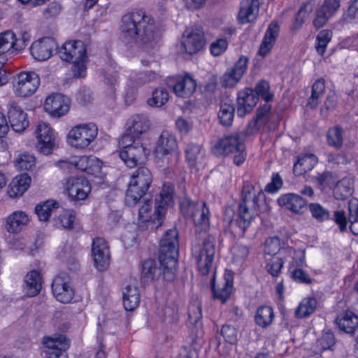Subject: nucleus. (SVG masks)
I'll list each match as a JSON object with an SVG mask.
<instances>
[{"label": "nucleus", "mask_w": 358, "mask_h": 358, "mask_svg": "<svg viewBox=\"0 0 358 358\" xmlns=\"http://www.w3.org/2000/svg\"><path fill=\"white\" fill-rule=\"evenodd\" d=\"M40 85V78L34 71L20 72L14 76L13 90L16 95L26 97L34 94Z\"/></svg>", "instance_id": "9b49d317"}, {"label": "nucleus", "mask_w": 358, "mask_h": 358, "mask_svg": "<svg viewBox=\"0 0 358 358\" xmlns=\"http://www.w3.org/2000/svg\"><path fill=\"white\" fill-rule=\"evenodd\" d=\"M76 217V212L73 210H68L59 215V221L64 229H71L73 227Z\"/></svg>", "instance_id": "0e129e2a"}, {"label": "nucleus", "mask_w": 358, "mask_h": 358, "mask_svg": "<svg viewBox=\"0 0 358 358\" xmlns=\"http://www.w3.org/2000/svg\"><path fill=\"white\" fill-rule=\"evenodd\" d=\"M55 48L56 43L52 38H44L33 43L30 52L36 60L45 61L52 56Z\"/></svg>", "instance_id": "aec40b11"}, {"label": "nucleus", "mask_w": 358, "mask_h": 358, "mask_svg": "<svg viewBox=\"0 0 358 358\" xmlns=\"http://www.w3.org/2000/svg\"><path fill=\"white\" fill-rule=\"evenodd\" d=\"M173 187L164 184L155 199V211L152 213V201L147 200L138 210V224L139 229H155L162 226L166 208L173 203Z\"/></svg>", "instance_id": "f03ea898"}, {"label": "nucleus", "mask_w": 358, "mask_h": 358, "mask_svg": "<svg viewBox=\"0 0 358 358\" xmlns=\"http://www.w3.org/2000/svg\"><path fill=\"white\" fill-rule=\"evenodd\" d=\"M337 105V96L334 92H329L326 98L324 105L320 109L321 115L324 117L328 115L331 110L335 109Z\"/></svg>", "instance_id": "338daca9"}, {"label": "nucleus", "mask_w": 358, "mask_h": 358, "mask_svg": "<svg viewBox=\"0 0 358 358\" xmlns=\"http://www.w3.org/2000/svg\"><path fill=\"white\" fill-rule=\"evenodd\" d=\"M127 131L140 136L150 129V122L148 117L144 114H135L131 116L127 122Z\"/></svg>", "instance_id": "bb28decb"}, {"label": "nucleus", "mask_w": 358, "mask_h": 358, "mask_svg": "<svg viewBox=\"0 0 358 358\" xmlns=\"http://www.w3.org/2000/svg\"><path fill=\"white\" fill-rule=\"evenodd\" d=\"M348 221L350 231L358 236V199H352L348 202Z\"/></svg>", "instance_id": "49530a36"}, {"label": "nucleus", "mask_w": 358, "mask_h": 358, "mask_svg": "<svg viewBox=\"0 0 358 358\" xmlns=\"http://www.w3.org/2000/svg\"><path fill=\"white\" fill-rule=\"evenodd\" d=\"M287 259V257H282L280 255H273L267 260L266 271L273 278L279 276Z\"/></svg>", "instance_id": "de8ad7c7"}, {"label": "nucleus", "mask_w": 358, "mask_h": 358, "mask_svg": "<svg viewBox=\"0 0 358 358\" xmlns=\"http://www.w3.org/2000/svg\"><path fill=\"white\" fill-rule=\"evenodd\" d=\"M332 37V31L328 29H324L319 32L316 37V50L320 55H323L327 44L331 41Z\"/></svg>", "instance_id": "bf43d9fd"}, {"label": "nucleus", "mask_w": 358, "mask_h": 358, "mask_svg": "<svg viewBox=\"0 0 358 358\" xmlns=\"http://www.w3.org/2000/svg\"><path fill=\"white\" fill-rule=\"evenodd\" d=\"M169 100V92L164 88H157L152 92L151 98L148 99V104L152 107H161Z\"/></svg>", "instance_id": "5fc2aeb1"}, {"label": "nucleus", "mask_w": 358, "mask_h": 358, "mask_svg": "<svg viewBox=\"0 0 358 358\" xmlns=\"http://www.w3.org/2000/svg\"><path fill=\"white\" fill-rule=\"evenodd\" d=\"M8 116L11 128L16 132L23 131L29 124L27 113L18 106H10Z\"/></svg>", "instance_id": "4be33fe9"}, {"label": "nucleus", "mask_w": 358, "mask_h": 358, "mask_svg": "<svg viewBox=\"0 0 358 358\" xmlns=\"http://www.w3.org/2000/svg\"><path fill=\"white\" fill-rule=\"evenodd\" d=\"M44 108L51 115L61 117L69 111L70 99L68 96L62 94H52L45 99Z\"/></svg>", "instance_id": "dca6fc26"}, {"label": "nucleus", "mask_w": 358, "mask_h": 358, "mask_svg": "<svg viewBox=\"0 0 358 358\" xmlns=\"http://www.w3.org/2000/svg\"><path fill=\"white\" fill-rule=\"evenodd\" d=\"M156 162L159 166L164 169H172L178 164L179 159V154L175 152H165L157 154L155 153Z\"/></svg>", "instance_id": "c03bdc74"}, {"label": "nucleus", "mask_w": 358, "mask_h": 358, "mask_svg": "<svg viewBox=\"0 0 358 358\" xmlns=\"http://www.w3.org/2000/svg\"><path fill=\"white\" fill-rule=\"evenodd\" d=\"M180 209L183 216L192 217L195 225L201 229L209 226V210L203 201H194L186 195L180 201Z\"/></svg>", "instance_id": "1a4fd4ad"}, {"label": "nucleus", "mask_w": 358, "mask_h": 358, "mask_svg": "<svg viewBox=\"0 0 358 358\" xmlns=\"http://www.w3.org/2000/svg\"><path fill=\"white\" fill-rule=\"evenodd\" d=\"M117 64L113 60H108L103 69H101V74L104 83L110 87H114L118 81V72Z\"/></svg>", "instance_id": "37998d69"}, {"label": "nucleus", "mask_w": 358, "mask_h": 358, "mask_svg": "<svg viewBox=\"0 0 358 358\" xmlns=\"http://www.w3.org/2000/svg\"><path fill=\"white\" fill-rule=\"evenodd\" d=\"M317 304V301L315 298H304L295 310L296 317L302 319L309 317L315 310Z\"/></svg>", "instance_id": "ea45409f"}, {"label": "nucleus", "mask_w": 358, "mask_h": 358, "mask_svg": "<svg viewBox=\"0 0 358 358\" xmlns=\"http://www.w3.org/2000/svg\"><path fill=\"white\" fill-rule=\"evenodd\" d=\"M308 208L313 217L318 222H324L330 219L329 211L318 203H310L308 205Z\"/></svg>", "instance_id": "13d9d810"}, {"label": "nucleus", "mask_w": 358, "mask_h": 358, "mask_svg": "<svg viewBox=\"0 0 358 358\" xmlns=\"http://www.w3.org/2000/svg\"><path fill=\"white\" fill-rule=\"evenodd\" d=\"M220 287L215 285V278L211 280V288L214 298L220 299L222 303L229 298L233 285V276L229 273H225L223 282Z\"/></svg>", "instance_id": "b1692460"}, {"label": "nucleus", "mask_w": 358, "mask_h": 358, "mask_svg": "<svg viewBox=\"0 0 358 358\" xmlns=\"http://www.w3.org/2000/svg\"><path fill=\"white\" fill-rule=\"evenodd\" d=\"M196 88V81L189 75L178 80L173 86L176 94L180 97H188L192 95Z\"/></svg>", "instance_id": "c9c22d12"}, {"label": "nucleus", "mask_w": 358, "mask_h": 358, "mask_svg": "<svg viewBox=\"0 0 358 358\" xmlns=\"http://www.w3.org/2000/svg\"><path fill=\"white\" fill-rule=\"evenodd\" d=\"M233 260L237 264H241L249 254V248L241 244H236L231 248Z\"/></svg>", "instance_id": "e2e57ef3"}, {"label": "nucleus", "mask_w": 358, "mask_h": 358, "mask_svg": "<svg viewBox=\"0 0 358 358\" xmlns=\"http://www.w3.org/2000/svg\"><path fill=\"white\" fill-rule=\"evenodd\" d=\"M159 78V74L154 71H142L136 74L134 81L138 85H145L148 83L154 81Z\"/></svg>", "instance_id": "69168bd1"}, {"label": "nucleus", "mask_w": 358, "mask_h": 358, "mask_svg": "<svg viewBox=\"0 0 358 358\" xmlns=\"http://www.w3.org/2000/svg\"><path fill=\"white\" fill-rule=\"evenodd\" d=\"M59 203L55 200H48L35 208V212L41 221H47L53 208H58Z\"/></svg>", "instance_id": "3c124183"}, {"label": "nucleus", "mask_w": 358, "mask_h": 358, "mask_svg": "<svg viewBox=\"0 0 358 358\" xmlns=\"http://www.w3.org/2000/svg\"><path fill=\"white\" fill-rule=\"evenodd\" d=\"M270 85L264 80H259L253 90L258 98L262 97L266 102H269L273 98V94L269 92Z\"/></svg>", "instance_id": "052dcab7"}, {"label": "nucleus", "mask_w": 358, "mask_h": 358, "mask_svg": "<svg viewBox=\"0 0 358 358\" xmlns=\"http://www.w3.org/2000/svg\"><path fill=\"white\" fill-rule=\"evenodd\" d=\"M178 143L176 137L167 131L162 132L155 149V153L161 154L177 151Z\"/></svg>", "instance_id": "f704fd0d"}, {"label": "nucleus", "mask_w": 358, "mask_h": 358, "mask_svg": "<svg viewBox=\"0 0 358 358\" xmlns=\"http://www.w3.org/2000/svg\"><path fill=\"white\" fill-rule=\"evenodd\" d=\"M278 203L282 207L295 213H299L306 206V201L298 194L289 193L282 195L278 199Z\"/></svg>", "instance_id": "c85d7f7f"}, {"label": "nucleus", "mask_w": 358, "mask_h": 358, "mask_svg": "<svg viewBox=\"0 0 358 358\" xmlns=\"http://www.w3.org/2000/svg\"><path fill=\"white\" fill-rule=\"evenodd\" d=\"M344 131L340 126L330 128L327 133L328 145L335 149H340L343 143Z\"/></svg>", "instance_id": "09e8293b"}, {"label": "nucleus", "mask_w": 358, "mask_h": 358, "mask_svg": "<svg viewBox=\"0 0 358 358\" xmlns=\"http://www.w3.org/2000/svg\"><path fill=\"white\" fill-rule=\"evenodd\" d=\"M65 189L73 201L85 199L91 192V186L84 177H70L65 182Z\"/></svg>", "instance_id": "f8f14e48"}, {"label": "nucleus", "mask_w": 358, "mask_h": 358, "mask_svg": "<svg viewBox=\"0 0 358 358\" xmlns=\"http://www.w3.org/2000/svg\"><path fill=\"white\" fill-rule=\"evenodd\" d=\"M280 28L277 22H272L268 27L259 49V54L265 57L271 51L279 34Z\"/></svg>", "instance_id": "a878e982"}, {"label": "nucleus", "mask_w": 358, "mask_h": 358, "mask_svg": "<svg viewBox=\"0 0 358 358\" xmlns=\"http://www.w3.org/2000/svg\"><path fill=\"white\" fill-rule=\"evenodd\" d=\"M52 290L56 299L64 303L70 302L74 296V291L69 285V277L66 273H61L55 278Z\"/></svg>", "instance_id": "2eb2a0df"}, {"label": "nucleus", "mask_w": 358, "mask_h": 358, "mask_svg": "<svg viewBox=\"0 0 358 358\" xmlns=\"http://www.w3.org/2000/svg\"><path fill=\"white\" fill-rule=\"evenodd\" d=\"M188 317L191 324L194 325L201 324L202 317L201 306L199 303H192L188 306Z\"/></svg>", "instance_id": "680f3d73"}, {"label": "nucleus", "mask_w": 358, "mask_h": 358, "mask_svg": "<svg viewBox=\"0 0 358 358\" xmlns=\"http://www.w3.org/2000/svg\"><path fill=\"white\" fill-rule=\"evenodd\" d=\"M149 153V150L141 143H136L134 146L128 148L127 150H121L120 157L127 166L132 168L137 164L138 161L145 159Z\"/></svg>", "instance_id": "6ab92c4d"}, {"label": "nucleus", "mask_w": 358, "mask_h": 358, "mask_svg": "<svg viewBox=\"0 0 358 358\" xmlns=\"http://www.w3.org/2000/svg\"><path fill=\"white\" fill-rule=\"evenodd\" d=\"M92 256L97 270H106L110 263V251L106 241L101 238H96L92 245Z\"/></svg>", "instance_id": "ddd939ff"}, {"label": "nucleus", "mask_w": 358, "mask_h": 358, "mask_svg": "<svg viewBox=\"0 0 358 358\" xmlns=\"http://www.w3.org/2000/svg\"><path fill=\"white\" fill-rule=\"evenodd\" d=\"M235 108L231 103H222L218 111V118L221 124L229 127L231 124L234 117Z\"/></svg>", "instance_id": "8fccbe9b"}, {"label": "nucleus", "mask_w": 358, "mask_h": 358, "mask_svg": "<svg viewBox=\"0 0 358 358\" xmlns=\"http://www.w3.org/2000/svg\"><path fill=\"white\" fill-rule=\"evenodd\" d=\"M271 106L266 102L259 106L256 112V117L248 124V132L252 134L257 131L261 127L265 126L269 120Z\"/></svg>", "instance_id": "393cba45"}, {"label": "nucleus", "mask_w": 358, "mask_h": 358, "mask_svg": "<svg viewBox=\"0 0 358 358\" xmlns=\"http://www.w3.org/2000/svg\"><path fill=\"white\" fill-rule=\"evenodd\" d=\"M152 182L150 171L145 167L138 168L131 175L125 196L128 206H135L145 195Z\"/></svg>", "instance_id": "0eeeda50"}, {"label": "nucleus", "mask_w": 358, "mask_h": 358, "mask_svg": "<svg viewBox=\"0 0 358 358\" xmlns=\"http://www.w3.org/2000/svg\"><path fill=\"white\" fill-rule=\"evenodd\" d=\"M59 57L72 62L71 71L75 78L86 76L87 55L86 45L82 41H70L64 43L58 51Z\"/></svg>", "instance_id": "20e7f679"}, {"label": "nucleus", "mask_w": 358, "mask_h": 358, "mask_svg": "<svg viewBox=\"0 0 358 358\" xmlns=\"http://www.w3.org/2000/svg\"><path fill=\"white\" fill-rule=\"evenodd\" d=\"M259 10L258 0H243L241 3L237 19L241 24L252 22L256 20Z\"/></svg>", "instance_id": "5701e85b"}, {"label": "nucleus", "mask_w": 358, "mask_h": 358, "mask_svg": "<svg viewBox=\"0 0 358 358\" xmlns=\"http://www.w3.org/2000/svg\"><path fill=\"white\" fill-rule=\"evenodd\" d=\"M36 134L38 139L37 149L44 155L51 154L55 145V139L50 125L40 122L37 125Z\"/></svg>", "instance_id": "4468645a"}, {"label": "nucleus", "mask_w": 358, "mask_h": 358, "mask_svg": "<svg viewBox=\"0 0 358 358\" xmlns=\"http://www.w3.org/2000/svg\"><path fill=\"white\" fill-rule=\"evenodd\" d=\"M258 101L253 89L245 88L240 92L237 98V115L244 117L251 113Z\"/></svg>", "instance_id": "a211bd4d"}, {"label": "nucleus", "mask_w": 358, "mask_h": 358, "mask_svg": "<svg viewBox=\"0 0 358 358\" xmlns=\"http://www.w3.org/2000/svg\"><path fill=\"white\" fill-rule=\"evenodd\" d=\"M205 43L203 30L201 27H196L187 32V36L182 41V45L185 52L193 55L201 50Z\"/></svg>", "instance_id": "f3484780"}, {"label": "nucleus", "mask_w": 358, "mask_h": 358, "mask_svg": "<svg viewBox=\"0 0 358 358\" xmlns=\"http://www.w3.org/2000/svg\"><path fill=\"white\" fill-rule=\"evenodd\" d=\"M241 79L231 69L224 73L220 79V84L223 87H233Z\"/></svg>", "instance_id": "774afa93"}, {"label": "nucleus", "mask_w": 358, "mask_h": 358, "mask_svg": "<svg viewBox=\"0 0 358 358\" xmlns=\"http://www.w3.org/2000/svg\"><path fill=\"white\" fill-rule=\"evenodd\" d=\"M15 42V34L12 31H6L0 34V55H3L14 48Z\"/></svg>", "instance_id": "4d7b16f0"}, {"label": "nucleus", "mask_w": 358, "mask_h": 358, "mask_svg": "<svg viewBox=\"0 0 358 358\" xmlns=\"http://www.w3.org/2000/svg\"><path fill=\"white\" fill-rule=\"evenodd\" d=\"M325 90V80L323 78H318L312 86V92L308 99V105L311 108H316L319 104V99L322 96Z\"/></svg>", "instance_id": "a18cd8bd"}, {"label": "nucleus", "mask_w": 358, "mask_h": 358, "mask_svg": "<svg viewBox=\"0 0 358 358\" xmlns=\"http://www.w3.org/2000/svg\"><path fill=\"white\" fill-rule=\"evenodd\" d=\"M178 248V230L176 228L169 229L160 240L159 250V261L165 281L171 282L176 278Z\"/></svg>", "instance_id": "7ed1b4c3"}, {"label": "nucleus", "mask_w": 358, "mask_h": 358, "mask_svg": "<svg viewBox=\"0 0 358 358\" xmlns=\"http://www.w3.org/2000/svg\"><path fill=\"white\" fill-rule=\"evenodd\" d=\"M313 10L312 5L309 3H303L296 14L295 20L293 22L291 29L293 31H298L304 23L310 13Z\"/></svg>", "instance_id": "864d4df0"}, {"label": "nucleus", "mask_w": 358, "mask_h": 358, "mask_svg": "<svg viewBox=\"0 0 358 358\" xmlns=\"http://www.w3.org/2000/svg\"><path fill=\"white\" fill-rule=\"evenodd\" d=\"M215 252V238L212 235H208L204 238L201 244L192 247V255L201 275H206L209 273Z\"/></svg>", "instance_id": "6e6552de"}, {"label": "nucleus", "mask_w": 358, "mask_h": 358, "mask_svg": "<svg viewBox=\"0 0 358 358\" xmlns=\"http://www.w3.org/2000/svg\"><path fill=\"white\" fill-rule=\"evenodd\" d=\"M24 290L28 296L32 297L37 295L42 288L40 273L36 270L28 273L24 278Z\"/></svg>", "instance_id": "2f4dec72"}, {"label": "nucleus", "mask_w": 358, "mask_h": 358, "mask_svg": "<svg viewBox=\"0 0 358 358\" xmlns=\"http://www.w3.org/2000/svg\"><path fill=\"white\" fill-rule=\"evenodd\" d=\"M140 303V294L135 285H127L123 289V305L126 310L136 309Z\"/></svg>", "instance_id": "4c0bfd02"}, {"label": "nucleus", "mask_w": 358, "mask_h": 358, "mask_svg": "<svg viewBox=\"0 0 358 358\" xmlns=\"http://www.w3.org/2000/svg\"><path fill=\"white\" fill-rule=\"evenodd\" d=\"M259 206L257 202L241 200L236 211L231 208H226L224 220L228 222L231 227L238 228L243 235L257 214Z\"/></svg>", "instance_id": "423d86ee"}, {"label": "nucleus", "mask_w": 358, "mask_h": 358, "mask_svg": "<svg viewBox=\"0 0 358 358\" xmlns=\"http://www.w3.org/2000/svg\"><path fill=\"white\" fill-rule=\"evenodd\" d=\"M15 165L20 171H29L35 166L36 158L34 155L25 152L18 155Z\"/></svg>", "instance_id": "603ef678"}, {"label": "nucleus", "mask_w": 358, "mask_h": 358, "mask_svg": "<svg viewBox=\"0 0 358 358\" xmlns=\"http://www.w3.org/2000/svg\"><path fill=\"white\" fill-rule=\"evenodd\" d=\"M341 0H325L320 8L317 11V15L313 20V24L316 28L323 27L328 20L333 16L340 7Z\"/></svg>", "instance_id": "412c9836"}, {"label": "nucleus", "mask_w": 358, "mask_h": 358, "mask_svg": "<svg viewBox=\"0 0 358 358\" xmlns=\"http://www.w3.org/2000/svg\"><path fill=\"white\" fill-rule=\"evenodd\" d=\"M292 251L290 247L282 248L280 240L278 237H270L265 242L264 252L271 257L280 255L282 257H289L292 256Z\"/></svg>", "instance_id": "72a5a7b5"}, {"label": "nucleus", "mask_w": 358, "mask_h": 358, "mask_svg": "<svg viewBox=\"0 0 358 358\" xmlns=\"http://www.w3.org/2000/svg\"><path fill=\"white\" fill-rule=\"evenodd\" d=\"M31 180V177L27 173L15 177L8 186L9 196L15 198L22 196L29 188Z\"/></svg>", "instance_id": "c756f323"}, {"label": "nucleus", "mask_w": 358, "mask_h": 358, "mask_svg": "<svg viewBox=\"0 0 358 358\" xmlns=\"http://www.w3.org/2000/svg\"><path fill=\"white\" fill-rule=\"evenodd\" d=\"M264 199V194L259 188H256L250 181H245L242 189L241 199L259 203Z\"/></svg>", "instance_id": "58836bf2"}, {"label": "nucleus", "mask_w": 358, "mask_h": 358, "mask_svg": "<svg viewBox=\"0 0 358 358\" xmlns=\"http://www.w3.org/2000/svg\"><path fill=\"white\" fill-rule=\"evenodd\" d=\"M336 322L341 331L353 334L358 328V316L352 311L347 310L336 318Z\"/></svg>", "instance_id": "7c9ffc66"}, {"label": "nucleus", "mask_w": 358, "mask_h": 358, "mask_svg": "<svg viewBox=\"0 0 358 358\" xmlns=\"http://www.w3.org/2000/svg\"><path fill=\"white\" fill-rule=\"evenodd\" d=\"M29 222L27 215L22 211H15L9 215L6 220V229L10 233L17 234Z\"/></svg>", "instance_id": "e433bc0d"}, {"label": "nucleus", "mask_w": 358, "mask_h": 358, "mask_svg": "<svg viewBox=\"0 0 358 358\" xmlns=\"http://www.w3.org/2000/svg\"><path fill=\"white\" fill-rule=\"evenodd\" d=\"M120 30L127 44L152 45L160 38V31L152 17L141 9H135L122 17Z\"/></svg>", "instance_id": "f257e3e1"}, {"label": "nucleus", "mask_w": 358, "mask_h": 358, "mask_svg": "<svg viewBox=\"0 0 358 358\" xmlns=\"http://www.w3.org/2000/svg\"><path fill=\"white\" fill-rule=\"evenodd\" d=\"M101 162L94 156H81L78 157L75 162V166L81 171L86 172L92 171L94 166L97 169L101 167Z\"/></svg>", "instance_id": "79ce46f5"}, {"label": "nucleus", "mask_w": 358, "mask_h": 358, "mask_svg": "<svg viewBox=\"0 0 358 358\" xmlns=\"http://www.w3.org/2000/svg\"><path fill=\"white\" fill-rule=\"evenodd\" d=\"M273 317V308L268 306H262L257 310L255 322L258 326L266 328L272 323Z\"/></svg>", "instance_id": "a19ab883"}, {"label": "nucleus", "mask_w": 358, "mask_h": 358, "mask_svg": "<svg viewBox=\"0 0 358 358\" xmlns=\"http://www.w3.org/2000/svg\"><path fill=\"white\" fill-rule=\"evenodd\" d=\"M185 152L186 159L191 166H194L197 160L203 156L201 146L194 143H189L187 145Z\"/></svg>", "instance_id": "6e6d98bb"}, {"label": "nucleus", "mask_w": 358, "mask_h": 358, "mask_svg": "<svg viewBox=\"0 0 358 358\" xmlns=\"http://www.w3.org/2000/svg\"><path fill=\"white\" fill-rule=\"evenodd\" d=\"M244 133H235L222 137L214 146V152L217 155H233V162L236 166L241 165L245 160L247 152L245 150Z\"/></svg>", "instance_id": "39448f33"}, {"label": "nucleus", "mask_w": 358, "mask_h": 358, "mask_svg": "<svg viewBox=\"0 0 358 358\" xmlns=\"http://www.w3.org/2000/svg\"><path fill=\"white\" fill-rule=\"evenodd\" d=\"M98 129L93 123L79 124L72 128L68 134V142L78 149L87 148L96 137Z\"/></svg>", "instance_id": "9d476101"}, {"label": "nucleus", "mask_w": 358, "mask_h": 358, "mask_svg": "<svg viewBox=\"0 0 358 358\" xmlns=\"http://www.w3.org/2000/svg\"><path fill=\"white\" fill-rule=\"evenodd\" d=\"M162 268L159 269L154 259H148L142 262L141 280L144 284H149L162 275Z\"/></svg>", "instance_id": "cd10ccee"}, {"label": "nucleus", "mask_w": 358, "mask_h": 358, "mask_svg": "<svg viewBox=\"0 0 358 358\" xmlns=\"http://www.w3.org/2000/svg\"><path fill=\"white\" fill-rule=\"evenodd\" d=\"M317 163V158L313 154L299 155L293 166L294 173L298 176H302L311 171Z\"/></svg>", "instance_id": "473e14b6"}]
</instances>
